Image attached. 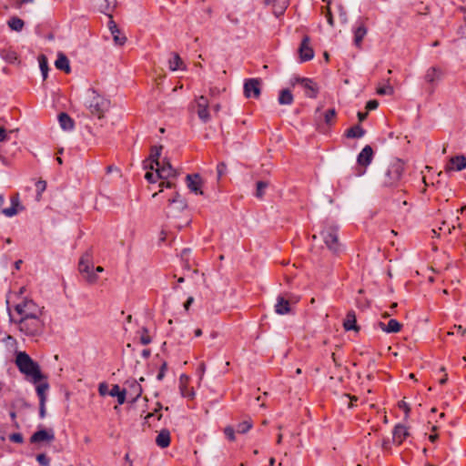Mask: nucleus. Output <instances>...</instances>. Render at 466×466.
<instances>
[{
  "instance_id": "obj_51",
  "label": "nucleus",
  "mask_w": 466,
  "mask_h": 466,
  "mask_svg": "<svg viewBox=\"0 0 466 466\" xmlns=\"http://www.w3.org/2000/svg\"><path fill=\"white\" fill-rule=\"evenodd\" d=\"M9 440L15 443H22L24 441V438L21 433H13L9 436Z\"/></svg>"
},
{
  "instance_id": "obj_10",
  "label": "nucleus",
  "mask_w": 466,
  "mask_h": 466,
  "mask_svg": "<svg viewBox=\"0 0 466 466\" xmlns=\"http://www.w3.org/2000/svg\"><path fill=\"white\" fill-rule=\"evenodd\" d=\"M98 391L102 396L116 397L118 404H123L126 400V390H121L118 385H112L109 389L108 385L103 382L99 385Z\"/></svg>"
},
{
  "instance_id": "obj_6",
  "label": "nucleus",
  "mask_w": 466,
  "mask_h": 466,
  "mask_svg": "<svg viewBox=\"0 0 466 466\" xmlns=\"http://www.w3.org/2000/svg\"><path fill=\"white\" fill-rule=\"evenodd\" d=\"M404 172L403 164L400 161H397L391 164L385 175L383 179V185L385 187H396L400 181Z\"/></svg>"
},
{
  "instance_id": "obj_21",
  "label": "nucleus",
  "mask_w": 466,
  "mask_h": 466,
  "mask_svg": "<svg viewBox=\"0 0 466 466\" xmlns=\"http://www.w3.org/2000/svg\"><path fill=\"white\" fill-rule=\"evenodd\" d=\"M368 33V28L363 22H360V24L354 28V45L357 47H360L362 41L365 35Z\"/></svg>"
},
{
  "instance_id": "obj_15",
  "label": "nucleus",
  "mask_w": 466,
  "mask_h": 466,
  "mask_svg": "<svg viewBox=\"0 0 466 466\" xmlns=\"http://www.w3.org/2000/svg\"><path fill=\"white\" fill-rule=\"evenodd\" d=\"M186 183L191 192L196 195H204L201 187L203 185L202 178L199 174H188L186 177Z\"/></svg>"
},
{
  "instance_id": "obj_18",
  "label": "nucleus",
  "mask_w": 466,
  "mask_h": 466,
  "mask_svg": "<svg viewBox=\"0 0 466 466\" xmlns=\"http://www.w3.org/2000/svg\"><path fill=\"white\" fill-rule=\"evenodd\" d=\"M446 168L448 170H456L461 171L466 168V157L463 155H459L451 157L449 163L447 164Z\"/></svg>"
},
{
  "instance_id": "obj_50",
  "label": "nucleus",
  "mask_w": 466,
  "mask_h": 466,
  "mask_svg": "<svg viewBox=\"0 0 466 466\" xmlns=\"http://www.w3.org/2000/svg\"><path fill=\"white\" fill-rule=\"evenodd\" d=\"M190 252H191L190 248H184L181 251V255H180L181 258L183 260H186L185 268H189L188 256H189Z\"/></svg>"
},
{
  "instance_id": "obj_42",
  "label": "nucleus",
  "mask_w": 466,
  "mask_h": 466,
  "mask_svg": "<svg viewBox=\"0 0 466 466\" xmlns=\"http://www.w3.org/2000/svg\"><path fill=\"white\" fill-rule=\"evenodd\" d=\"M394 89L390 85H384L377 88V94L380 96L392 95Z\"/></svg>"
},
{
  "instance_id": "obj_36",
  "label": "nucleus",
  "mask_w": 466,
  "mask_h": 466,
  "mask_svg": "<svg viewBox=\"0 0 466 466\" xmlns=\"http://www.w3.org/2000/svg\"><path fill=\"white\" fill-rule=\"evenodd\" d=\"M49 389V385L46 382L40 383L36 386V393L39 398V402L46 401V391Z\"/></svg>"
},
{
  "instance_id": "obj_53",
  "label": "nucleus",
  "mask_w": 466,
  "mask_h": 466,
  "mask_svg": "<svg viewBox=\"0 0 466 466\" xmlns=\"http://www.w3.org/2000/svg\"><path fill=\"white\" fill-rule=\"evenodd\" d=\"M379 106V102L375 99L369 100L366 104V109L368 111L375 110Z\"/></svg>"
},
{
  "instance_id": "obj_9",
  "label": "nucleus",
  "mask_w": 466,
  "mask_h": 466,
  "mask_svg": "<svg viewBox=\"0 0 466 466\" xmlns=\"http://www.w3.org/2000/svg\"><path fill=\"white\" fill-rule=\"evenodd\" d=\"M11 207L3 208L5 198L3 195H0V215L3 214L7 218H12L18 214L24 208L20 205L19 195L16 193L12 195L10 198Z\"/></svg>"
},
{
  "instance_id": "obj_2",
  "label": "nucleus",
  "mask_w": 466,
  "mask_h": 466,
  "mask_svg": "<svg viewBox=\"0 0 466 466\" xmlns=\"http://www.w3.org/2000/svg\"><path fill=\"white\" fill-rule=\"evenodd\" d=\"M325 245L333 253L338 254L341 250V244L339 240V227L332 221L326 220L322 223L319 232Z\"/></svg>"
},
{
  "instance_id": "obj_38",
  "label": "nucleus",
  "mask_w": 466,
  "mask_h": 466,
  "mask_svg": "<svg viewBox=\"0 0 466 466\" xmlns=\"http://www.w3.org/2000/svg\"><path fill=\"white\" fill-rule=\"evenodd\" d=\"M38 62H39V67L41 70V73L43 75L44 80L47 78L48 74V61L45 55H40L38 56Z\"/></svg>"
},
{
  "instance_id": "obj_60",
  "label": "nucleus",
  "mask_w": 466,
  "mask_h": 466,
  "mask_svg": "<svg viewBox=\"0 0 466 466\" xmlns=\"http://www.w3.org/2000/svg\"><path fill=\"white\" fill-rule=\"evenodd\" d=\"M456 228L455 225H452L451 227H450L449 225L446 224V222H443L442 223V226L439 228L440 230H445L447 229L448 233L451 234L452 230H454Z\"/></svg>"
},
{
  "instance_id": "obj_5",
  "label": "nucleus",
  "mask_w": 466,
  "mask_h": 466,
  "mask_svg": "<svg viewBox=\"0 0 466 466\" xmlns=\"http://www.w3.org/2000/svg\"><path fill=\"white\" fill-rule=\"evenodd\" d=\"M18 323L21 332L29 337H36L42 334L44 329V322L40 319L39 316L31 318H19L15 319Z\"/></svg>"
},
{
  "instance_id": "obj_13",
  "label": "nucleus",
  "mask_w": 466,
  "mask_h": 466,
  "mask_svg": "<svg viewBox=\"0 0 466 466\" xmlns=\"http://www.w3.org/2000/svg\"><path fill=\"white\" fill-rule=\"evenodd\" d=\"M309 44V36L304 35L298 50L300 62H307L314 57V50Z\"/></svg>"
},
{
  "instance_id": "obj_59",
  "label": "nucleus",
  "mask_w": 466,
  "mask_h": 466,
  "mask_svg": "<svg viewBox=\"0 0 466 466\" xmlns=\"http://www.w3.org/2000/svg\"><path fill=\"white\" fill-rule=\"evenodd\" d=\"M208 106V98L206 96H199L198 101H197V106Z\"/></svg>"
},
{
  "instance_id": "obj_17",
  "label": "nucleus",
  "mask_w": 466,
  "mask_h": 466,
  "mask_svg": "<svg viewBox=\"0 0 466 466\" xmlns=\"http://www.w3.org/2000/svg\"><path fill=\"white\" fill-rule=\"evenodd\" d=\"M55 440L53 430H39L35 431L30 438L31 443H38L42 441L51 442Z\"/></svg>"
},
{
  "instance_id": "obj_1",
  "label": "nucleus",
  "mask_w": 466,
  "mask_h": 466,
  "mask_svg": "<svg viewBox=\"0 0 466 466\" xmlns=\"http://www.w3.org/2000/svg\"><path fill=\"white\" fill-rule=\"evenodd\" d=\"M15 363L19 371L27 379H46V377L41 373L39 364L25 351H17L15 353Z\"/></svg>"
},
{
  "instance_id": "obj_49",
  "label": "nucleus",
  "mask_w": 466,
  "mask_h": 466,
  "mask_svg": "<svg viewBox=\"0 0 466 466\" xmlns=\"http://www.w3.org/2000/svg\"><path fill=\"white\" fill-rule=\"evenodd\" d=\"M113 35L115 43L118 46H123L127 41V37L125 35H121L120 32H119V34L115 33V35Z\"/></svg>"
},
{
  "instance_id": "obj_22",
  "label": "nucleus",
  "mask_w": 466,
  "mask_h": 466,
  "mask_svg": "<svg viewBox=\"0 0 466 466\" xmlns=\"http://www.w3.org/2000/svg\"><path fill=\"white\" fill-rule=\"evenodd\" d=\"M343 328L345 330L359 331L360 327L357 325L356 313L354 310L348 311L346 318L343 321Z\"/></svg>"
},
{
  "instance_id": "obj_35",
  "label": "nucleus",
  "mask_w": 466,
  "mask_h": 466,
  "mask_svg": "<svg viewBox=\"0 0 466 466\" xmlns=\"http://www.w3.org/2000/svg\"><path fill=\"white\" fill-rule=\"evenodd\" d=\"M7 24H8V26L12 30L16 31V32H20L23 29L24 25H25L24 21L21 18L17 17V16L11 17L8 20Z\"/></svg>"
},
{
  "instance_id": "obj_19",
  "label": "nucleus",
  "mask_w": 466,
  "mask_h": 466,
  "mask_svg": "<svg viewBox=\"0 0 466 466\" xmlns=\"http://www.w3.org/2000/svg\"><path fill=\"white\" fill-rule=\"evenodd\" d=\"M275 311L279 315L290 313L291 308L289 300L283 296H279L277 298V303L275 304Z\"/></svg>"
},
{
  "instance_id": "obj_40",
  "label": "nucleus",
  "mask_w": 466,
  "mask_h": 466,
  "mask_svg": "<svg viewBox=\"0 0 466 466\" xmlns=\"http://www.w3.org/2000/svg\"><path fill=\"white\" fill-rule=\"evenodd\" d=\"M268 187V183L266 181H258L256 183V192L255 197L258 198H262L265 195V189Z\"/></svg>"
},
{
  "instance_id": "obj_20",
  "label": "nucleus",
  "mask_w": 466,
  "mask_h": 466,
  "mask_svg": "<svg viewBox=\"0 0 466 466\" xmlns=\"http://www.w3.org/2000/svg\"><path fill=\"white\" fill-rule=\"evenodd\" d=\"M378 326L387 333H397L400 331L402 328V324L394 319H390L388 323L380 321Z\"/></svg>"
},
{
  "instance_id": "obj_58",
  "label": "nucleus",
  "mask_w": 466,
  "mask_h": 466,
  "mask_svg": "<svg viewBox=\"0 0 466 466\" xmlns=\"http://www.w3.org/2000/svg\"><path fill=\"white\" fill-rule=\"evenodd\" d=\"M159 186L163 188V187H167V188H172L175 187V183L168 180V179H165V181H162Z\"/></svg>"
},
{
  "instance_id": "obj_30",
  "label": "nucleus",
  "mask_w": 466,
  "mask_h": 466,
  "mask_svg": "<svg viewBox=\"0 0 466 466\" xmlns=\"http://www.w3.org/2000/svg\"><path fill=\"white\" fill-rule=\"evenodd\" d=\"M156 443L160 448H167L170 444V432L168 430H162L156 438Z\"/></svg>"
},
{
  "instance_id": "obj_8",
  "label": "nucleus",
  "mask_w": 466,
  "mask_h": 466,
  "mask_svg": "<svg viewBox=\"0 0 466 466\" xmlns=\"http://www.w3.org/2000/svg\"><path fill=\"white\" fill-rule=\"evenodd\" d=\"M442 77V71L440 67L431 66L430 67L425 74L424 79L426 82L425 91L429 95H432L435 91V88L439 83V81Z\"/></svg>"
},
{
  "instance_id": "obj_45",
  "label": "nucleus",
  "mask_w": 466,
  "mask_h": 466,
  "mask_svg": "<svg viewBox=\"0 0 466 466\" xmlns=\"http://www.w3.org/2000/svg\"><path fill=\"white\" fill-rule=\"evenodd\" d=\"M251 427H252V424L249 421H243V422L238 424L237 432L246 433Z\"/></svg>"
},
{
  "instance_id": "obj_32",
  "label": "nucleus",
  "mask_w": 466,
  "mask_h": 466,
  "mask_svg": "<svg viewBox=\"0 0 466 466\" xmlns=\"http://www.w3.org/2000/svg\"><path fill=\"white\" fill-rule=\"evenodd\" d=\"M278 100L280 105H291L294 101V97H293L291 91L289 89L286 88V89H282L279 92Z\"/></svg>"
},
{
  "instance_id": "obj_43",
  "label": "nucleus",
  "mask_w": 466,
  "mask_h": 466,
  "mask_svg": "<svg viewBox=\"0 0 466 466\" xmlns=\"http://www.w3.org/2000/svg\"><path fill=\"white\" fill-rule=\"evenodd\" d=\"M3 57L5 60H6L8 63H15L17 60V54L15 51H3Z\"/></svg>"
},
{
  "instance_id": "obj_24",
  "label": "nucleus",
  "mask_w": 466,
  "mask_h": 466,
  "mask_svg": "<svg viewBox=\"0 0 466 466\" xmlns=\"http://www.w3.org/2000/svg\"><path fill=\"white\" fill-rule=\"evenodd\" d=\"M409 436L408 430L403 425H396L393 430V441L400 445L403 441Z\"/></svg>"
},
{
  "instance_id": "obj_44",
  "label": "nucleus",
  "mask_w": 466,
  "mask_h": 466,
  "mask_svg": "<svg viewBox=\"0 0 466 466\" xmlns=\"http://www.w3.org/2000/svg\"><path fill=\"white\" fill-rule=\"evenodd\" d=\"M140 342L143 345H148L151 343V337L148 334V329L145 327L142 328V333L140 335Z\"/></svg>"
},
{
  "instance_id": "obj_4",
  "label": "nucleus",
  "mask_w": 466,
  "mask_h": 466,
  "mask_svg": "<svg viewBox=\"0 0 466 466\" xmlns=\"http://www.w3.org/2000/svg\"><path fill=\"white\" fill-rule=\"evenodd\" d=\"M78 270L88 284H95L98 280L97 272H103L104 268L97 266L94 269L91 255L84 254L78 262Z\"/></svg>"
},
{
  "instance_id": "obj_29",
  "label": "nucleus",
  "mask_w": 466,
  "mask_h": 466,
  "mask_svg": "<svg viewBox=\"0 0 466 466\" xmlns=\"http://www.w3.org/2000/svg\"><path fill=\"white\" fill-rule=\"evenodd\" d=\"M366 131L360 125H355L346 130L344 136L347 138H360L365 135Z\"/></svg>"
},
{
  "instance_id": "obj_12",
  "label": "nucleus",
  "mask_w": 466,
  "mask_h": 466,
  "mask_svg": "<svg viewBox=\"0 0 466 466\" xmlns=\"http://www.w3.org/2000/svg\"><path fill=\"white\" fill-rule=\"evenodd\" d=\"M296 82L304 89L305 96L309 98H316L319 94V86L316 82L308 77H298Z\"/></svg>"
},
{
  "instance_id": "obj_54",
  "label": "nucleus",
  "mask_w": 466,
  "mask_h": 466,
  "mask_svg": "<svg viewBox=\"0 0 466 466\" xmlns=\"http://www.w3.org/2000/svg\"><path fill=\"white\" fill-rule=\"evenodd\" d=\"M38 194H41L46 188V182L45 180H39L35 184Z\"/></svg>"
},
{
  "instance_id": "obj_39",
  "label": "nucleus",
  "mask_w": 466,
  "mask_h": 466,
  "mask_svg": "<svg viewBox=\"0 0 466 466\" xmlns=\"http://www.w3.org/2000/svg\"><path fill=\"white\" fill-rule=\"evenodd\" d=\"M197 113H198V117L204 122V123H207L209 121L210 119V115H209V111H208V106H198V110H197Z\"/></svg>"
},
{
  "instance_id": "obj_47",
  "label": "nucleus",
  "mask_w": 466,
  "mask_h": 466,
  "mask_svg": "<svg viewBox=\"0 0 466 466\" xmlns=\"http://www.w3.org/2000/svg\"><path fill=\"white\" fill-rule=\"evenodd\" d=\"M108 17H109L108 28H109L111 34L112 35H115V33L119 34V29H118L116 24L115 23V21L113 20L112 15H109Z\"/></svg>"
},
{
  "instance_id": "obj_37",
  "label": "nucleus",
  "mask_w": 466,
  "mask_h": 466,
  "mask_svg": "<svg viewBox=\"0 0 466 466\" xmlns=\"http://www.w3.org/2000/svg\"><path fill=\"white\" fill-rule=\"evenodd\" d=\"M323 2H326L328 5L326 6L321 7V13L325 15L327 18V22L330 26H334V18L329 7L330 0H322Z\"/></svg>"
},
{
  "instance_id": "obj_56",
  "label": "nucleus",
  "mask_w": 466,
  "mask_h": 466,
  "mask_svg": "<svg viewBox=\"0 0 466 466\" xmlns=\"http://www.w3.org/2000/svg\"><path fill=\"white\" fill-rule=\"evenodd\" d=\"M145 178L150 183H155L157 182V178L158 177H157V174L155 175L152 172H147L145 175Z\"/></svg>"
},
{
  "instance_id": "obj_64",
  "label": "nucleus",
  "mask_w": 466,
  "mask_h": 466,
  "mask_svg": "<svg viewBox=\"0 0 466 466\" xmlns=\"http://www.w3.org/2000/svg\"><path fill=\"white\" fill-rule=\"evenodd\" d=\"M194 302L193 297H188L186 302L184 303V308L187 311L191 306V304Z\"/></svg>"
},
{
  "instance_id": "obj_14",
  "label": "nucleus",
  "mask_w": 466,
  "mask_h": 466,
  "mask_svg": "<svg viewBox=\"0 0 466 466\" xmlns=\"http://www.w3.org/2000/svg\"><path fill=\"white\" fill-rule=\"evenodd\" d=\"M156 172L157 177L161 179H168L177 176L176 169L173 168L170 162L167 159H163L162 163L159 162V167H156Z\"/></svg>"
},
{
  "instance_id": "obj_41",
  "label": "nucleus",
  "mask_w": 466,
  "mask_h": 466,
  "mask_svg": "<svg viewBox=\"0 0 466 466\" xmlns=\"http://www.w3.org/2000/svg\"><path fill=\"white\" fill-rule=\"evenodd\" d=\"M337 112L335 108H329L324 114V121L328 126H331L334 124Z\"/></svg>"
},
{
  "instance_id": "obj_23",
  "label": "nucleus",
  "mask_w": 466,
  "mask_h": 466,
  "mask_svg": "<svg viewBox=\"0 0 466 466\" xmlns=\"http://www.w3.org/2000/svg\"><path fill=\"white\" fill-rule=\"evenodd\" d=\"M57 117L63 130L72 131L75 128V121L67 113L61 112Z\"/></svg>"
},
{
  "instance_id": "obj_31",
  "label": "nucleus",
  "mask_w": 466,
  "mask_h": 466,
  "mask_svg": "<svg viewBox=\"0 0 466 466\" xmlns=\"http://www.w3.org/2000/svg\"><path fill=\"white\" fill-rule=\"evenodd\" d=\"M56 66L57 69L64 71L65 73H70L69 59L64 54L60 53L56 61Z\"/></svg>"
},
{
  "instance_id": "obj_33",
  "label": "nucleus",
  "mask_w": 466,
  "mask_h": 466,
  "mask_svg": "<svg viewBox=\"0 0 466 466\" xmlns=\"http://www.w3.org/2000/svg\"><path fill=\"white\" fill-rule=\"evenodd\" d=\"M168 204L176 205L177 209L179 211L184 210L187 207L186 200L181 198L178 192H176L175 196L168 199Z\"/></svg>"
},
{
  "instance_id": "obj_25",
  "label": "nucleus",
  "mask_w": 466,
  "mask_h": 466,
  "mask_svg": "<svg viewBox=\"0 0 466 466\" xmlns=\"http://www.w3.org/2000/svg\"><path fill=\"white\" fill-rule=\"evenodd\" d=\"M168 67L171 71L187 69L185 63L177 53H172V57L168 60Z\"/></svg>"
},
{
  "instance_id": "obj_27",
  "label": "nucleus",
  "mask_w": 466,
  "mask_h": 466,
  "mask_svg": "<svg viewBox=\"0 0 466 466\" xmlns=\"http://www.w3.org/2000/svg\"><path fill=\"white\" fill-rule=\"evenodd\" d=\"M163 149L162 146H152L150 148L149 160L151 161L149 167L154 169V166L159 167V157L161 155V151Z\"/></svg>"
},
{
  "instance_id": "obj_57",
  "label": "nucleus",
  "mask_w": 466,
  "mask_h": 466,
  "mask_svg": "<svg viewBox=\"0 0 466 466\" xmlns=\"http://www.w3.org/2000/svg\"><path fill=\"white\" fill-rule=\"evenodd\" d=\"M226 436L230 440L233 441L235 439V431L231 427H227L224 431Z\"/></svg>"
},
{
  "instance_id": "obj_16",
  "label": "nucleus",
  "mask_w": 466,
  "mask_h": 466,
  "mask_svg": "<svg viewBox=\"0 0 466 466\" xmlns=\"http://www.w3.org/2000/svg\"><path fill=\"white\" fill-rule=\"evenodd\" d=\"M373 155L372 147L370 145H366L358 155L357 162L359 166L367 167L371 163Z\"/></svg>"
},
{
  "instance_id": "obj_63",
  "label": "nucleus",
  "mask_w": 466,
  "mask_h": 466,
  "mask_svg": "<svg viewBox=\"0 0 466 466\" xmlns=\"http://www.w3.org/2000/svg\"><path fill=\"white\" fill-rule=\"evenodd\" d=\"M7 139V133L5 128L0 127V142L5 141Z\"/></svg>"
},
{
  "instance_id": "obj_52",
  "label": "nucleus",
  "mask_w": 466,
  "mask_h": 466,
  "mask_svg": "<svg viewBox=\"0 0 466 466\" xmlns=\"http://www.w3.org/2000/svg\"><path fill=\"white\" fill-rule=\"evenodd\" d=\"M398 407L404 410L406 417L409 416V413L410 411V406L407 404V402L404 400L399 401Z\"/></svg>"
},
{
  "instance_id": "obj_28",
  "label": "nucleus",
  "mask_w": 466,
  "mask_h": 466,
  "mask_svg": "<svg viewBox=\"0 0 466 466\" xmlns=\"http://www.w3.org/2000/svg\"><path fill=\"white\" fill-rule=\"evenodd\" d=\"M116 6V0H100L98 9L101 13L109 15Z\"/></svg>"
},
{
  "instance_id": "obj_26",
  "label": "nucleus",
  "mask_w": 466,
  "mask_h": 466,
  "mask_svg": "<svg viewBox=\"0 0 466 466\" xmlns=\"http://www.w3.org/2000/svg\"><path fill=\"white\" fill-rule=\"evenodd\" d=\"M192 380H180L179 390L181 395L185 398L193 399L195 397V387L191 385Z\"/></svg>"
},
{
  "instance_id": "obj_48",
  "label": "nucleus",
  "mask_w": 466,
  "mask_h": 466,
  "mask_svg": "<svg viewBox=\"0 0 466 466\" xmlns=\"http://www.w3.org/2000/svg\"><path fill=\"white\" fill-rule=\"evenodd\" d=\"M227 172V165L224 162H220L217 166L218 178L220 179Z\"/></svg>"
},
{
  "instance_id": "obj_11",
  "label": "nucleus",
  "mask_w": 466,
  "mask_h": 466,
  "mask_svg": "<svg viewBox=\"0 0 466 466\" xmlns=\"http://www.w3.org/2000/svg\"><path fill=\"white\" fill-rule=\"evenodd\" d=\"M261 81L258 78L247 79L244 83V95L246 97L258 98L261 94Z\"/></svg>"
},
{
  "instance_id": "obj_61",
  "label": "nucleus",
  "mask_w": 466,
  "mask_h": 466,
  "mask_svg": "<svg viewBox=\"0 0 466 466\" xmlns=\"http://www.w3.org/2000/svg\"><path fill=\"white\" fill-rule=\"evenodd\" d=\"M39 416L42 419L46 416V402H39Z\"/></svg>"
},
{
  "instance_id": "obj_55",
  "label": "nucleus",
  "mask_w": 466,
  "mask_h": 466,
  "mask_svg": "<svg viewBox=\"0 0 466 466\" xmlns=\"http://www.w3.org/2000/svg\"><path fill=\"white\" fill-rule=\"evenodd\" d=\"M457 34L461 38H466V22H463V25H460L457 29Z\"/></svg>"
},
{
  "instance_id": "obj_62",
  "label": "nucleus",
  "mask_w": 466,
  "mask_h": 466,
  "mask_svg": "<svg viewBox=\"0 0 466 466\" xmlns=\"http://www.w3.org/2000/svg\"><path fill=\"white\" fill-rule=\"evenodd\" d=\"M339 17L341 19V22L342 23H346L347 22V14H346V12L344 11V8L341 5H339Z\"/></svg>"
},
{
  "instance_id": "obj_3",
  "label": "nucleus",
  "mask_w": 466,
  "mask_h": 466,
  "mask_svg": "<svg viewBox=\"0 0 466 466\" xmlns=\"http://www.w3.org/2000/svg\"><path fill=\"white\" fill-rule=\"evenodd\" d=\"M89 98L86 102V107L93 116L102 118L110 106V101L97 93L94 88L88 89Z\"/></svg>"
},
{
  "instance_id": "obj_34",
  "label": "nucleus",
  "mask_w": 466,
  "mask_h": 466,
  "mask_svg": "<svg viewBox=\"0 0 466 466\" xmlns=\"http://www.w3.org/2000/svg\"><path fill=\"white\" fill-rule=\"evenodd\" d=\"M277 1L278 0H265V4L268 5H273V7L275 8V10H274L275 15L277 16H279V15H281L285 12V10L288 6V2H287V0H283L282 4L280 5H278Z\"/></svg>"
},
{
  "instance_id": "obj_7",
  "label": "nucleus",
  "mask_w": 466,
  "mask_h": 466,
  "mask_svg": "<svg viewBox=\"0 0 466 466\" xmlns=\"http://www.w3.org/2000/svg\"><path fill=\"white\" fill-rule=\"evenodd\" d=\"M14 309L19 318H31L41 315V309L32 299H23L15 305Z\"/></svg>"
},
{
  "instance_id": "obj_46",
  "label": "nucleus",
  "mask_w": 466,
  "mask_h": 466,
  "mask_svg": "<svg viewBox=\"0 0 466 466\" xmlns=\"http://www.w3.org/2000/svg\"><path fill=\"white\" fill-rule=\"evenodd\" d=\"M36 461L41 466H49L50 459L44 453H40L36 456Z\"/></svg>"
}]
</instances>
